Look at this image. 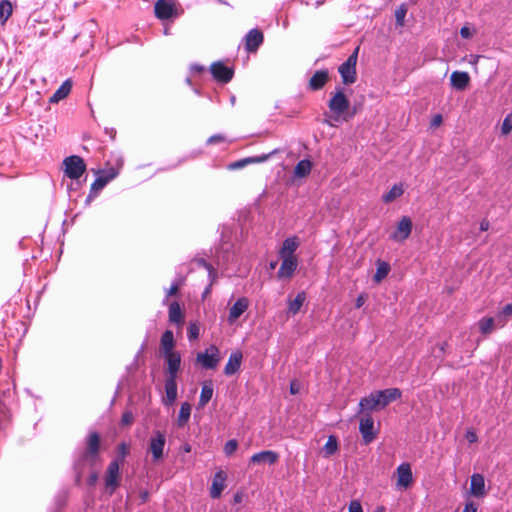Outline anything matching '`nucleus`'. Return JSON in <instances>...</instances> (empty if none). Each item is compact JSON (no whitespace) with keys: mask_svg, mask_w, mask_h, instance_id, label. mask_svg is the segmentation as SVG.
<instances>
[{"mask_svg":"<svg viewBox=\"0 0 512 512\" xmlns=\"http://www.w3.org/2000/svg\"><path fill=\"white\" fill-rule=\"evenodd\" d=\"M106 185L107 183L104 179L97 177L91 184L90 193L86 198V203H90Z\"/></svg>","mask_w":512,"mask_h":512,"instance_id":"nucleus-35","label":"nucleus"},{"mask_svg":"<svg viewBox=\"0 0 512 512\" xmlns=\"http://www.w3.org/2000/svg\"><path fill=\"white\" fill-rule=\"evenodd\" d=\"M397 475V485L403 488H407L413 480L410 464L402 463L399 465L397 468Z\"/></svg>","mask_w":512,"mask_h":512,"instance_id":"nucleus-21","label":"nucleus"},{"mask_svg":"<svg viewBox=\"0 0 512 512\" xmlns=\"http://www.w3.org/2000/svg\"><path fill=\"white\" fill-rule=\"evenodd\" d=\"M195 263L197 264V266L204 267L205 269H207L210 276L212 275V273H214V269H213L212 265L209 264L205 259H203V258L197 259V260H195Z\"/></svg>","mask_w":512,"mask_h":512,"instance_id":"nucleus-49","label":"nucleus"},{"mask_svg":"<svg viewBox=\"0 0 512 512\" xmlns=\"http://www.w3.org/2000/svg\"><path fill=\"white\" fill-rule=\"evenodd\" d=\"M263 32L257 28L251 29L244 37L245 50L249 53H255L263 44Z\"/></svg>","mask_w":512,"mask_h":512,"instance_id":"nucleus-8","label":"nucleus"},{"mask_svg":"<svg viewBox=\"0 0 512 512\" xmlns=\"http://www.w3.org/2000/svg\"><path fill=\"white\" fill-rule=\"evenodd\" d=\"M460 35L465 38V39H468L472 36V33L470 31V29L466 26L462 27L461 30H460Z\"/></svg>","mask_w":512,"mask_h":512,"instance_id":"nucleus-57","label":"nucleus"},{"mask_svg":"<svg viewBox=\"0 0 512 512\" xmlns=\"http://www.w3.org/2000/svg\"><path fill=\"white\" fill-rule=\"evenodd\" d=\"M282 259L281 266L277 272L279 279H290L298 266L296 257H280Z\"/></svg>","mask_w":512,"mask_h":512,"instance_id":"nucleus-12","label":"nucleus"},{"mask_svg":"<svg viewBox=\"0 0 512 512\" xmlns=\"http://www.w3.org/2000/svg\"><path fill=\"white\" fill-rule=\"evenodd\" d=\"M278 150L275 149L272 152L268 154H262L259 156H253V157H246L234 162H231L228 164L227 168L229 170H238L246 167L248 164H254V163H262L267 161L271 155L275 154Z\"/></svg>","mask_w":512,"mask_h":512,"instance_id":"nucleus-11","label":"nucleus"},{"mask_svg":"<svg viewBox=\"0 0 512 512\" xmlns=\"http://www.w3.org/2000/svg\"><path fill=\"white\" fill-rule=\"evenodd\" d=\"M442 122V116L441 115H436L433 119H432V125L433 126H438L440 125Z\"/></svg>","mask_w":512,"mask_h":512,"instance_id":"nucleus-60","label":"nucleus"},{"mask_svg":"<svg viewBox=\"0 0 512 512\" xmlns=\"http://www.w3.org/2000/svg\"><path fill=\"white\" fill-rule=\"evenodd\" d=\"M366 300H367V295L364 294V293L360 294L356 298L355 307L358 308V309L361 308L365 304Z\"/></svg>","mask_w":512,"mask_h":512,"instance_id":"nucleus-55","label":"nucleus"},{"mask_svg":"<svg viewBox=\"0 0 512 512\" xmlns=\"http://www.w3.org/2000/svg\"><path fill=\"white\" fill-rule=\"evenodd\" d=\"M359 431L365 444L371 443L376 438V433L374 432V420L370 414H366L361 418Z\"/></svg>","mask_w":512,"mask_h":512,"instance_id":"nucleus-10","label":"nucleus"},{"mask_svg":"<svg viewBox=\"0 0 512 512\" xmlns=\"http://www.w3.org/2000/svg\"><path fill=\"white\" fill-rule=\"evenodd\" d=\"M338 450V440L336 436L330 435L326 444L324 445L323 451L326 457L334 455Z\"/></svg>","mask_w":512,"mask_h":512,"instance_id":"nucleus-37","label":"nucleus"},{"mask_svg":"<svg viewBox=\"0 0 512 512\" xmlns=\"http://www.w3.org/2000/svg\"><path fill=\"white\" fill-rule=\"evenodd\" d=\"M306 300L305 292H299L293 300L288 302V314L296 315Z\"/></svg>","mask_w":512,"mask_h":512,"instance_id":"nucleus-30","label":"nucleus"},{"mask_svg":"<svg viewBox=\"0 0 512 512\" xmlns=\"http://www.w3.org/2000/svg\"><path fill=\"white\" fill-rule=\"evenodd\" d=\"M141 499H142V502H146L147 499H148V492L147 491H144L141 493Z\"/></svg>","mask_w":512,"mask_h":512,"instance_id":"nucleus-62","label":"nucleus"},{"mask_svg":"<svg viewBox=\"0 0 512 512\" xmlns=\"http://www.w3.org/2000/svg\"><path fill=\"white\" fill-rule=\"evenodd\" d=\"M116 176H117V172L115 171L114 168H111L107 171H103L102 174L99 175L98 177H101L102 179H104L106 181V183L108 184Z\"/></svg>","mask_w":512,"mask_h":512,"instance_id":"nucleus-46","label":"nucleus"},{"mask_svg":"<svg viewBox=\"0 0 512 512\" xmlns=\"http://www.w3.org/2000/svg\"><path fill=\"white\" fill-rule=\"evenodd\" d=\"M404 193V188L401 183L394 184L392 188L382 196L384 203H391Z\"/></svg>","mask_w":512,"mask_h":512,"instance_id":"nucleus-34","label":"nucleus"},{"mask_svg":"<svg viewBox=\"0 0 512 512\" xmlns=\"http://www.w3.org/2000/svg\"><path fill=\"white\" fill-rule=\"evenodd\" d=\"M376 396L380 400V408H385L391 402L400 399L402 396V392L398 388H388L385 390L375 391Z\"/></svg>","mask_w":512,"mask_h":512,"instance_id":"nucleus-18","label":"nucleus"},{"mask_svg":"<svg viewBox=\"0 0 512 512\" xmlns=\"http://www.w3.org/2000/svg\"><path fill=\"white\" fill-rule=\"evenodd\" d=\"M380 408V400L376 396V392L370 393L368 396L363 397L359 402V411L358 414H369L373 410H378Z\"/></svg>","mask_w":512,"mask_h":512,"instance_id":"nucleus-16","label":"nucleus"},{"mask_svg":"<svg viewBox=\"0 0 512 512\" xmlns=\"http://www.w3.org/2000/svg\"><path fill=\"white\" fill-rule=\"evenodd\" d=\"M447 346V343L446 342H443L442 344L439 345V349L440 351L443 353L445 351V347Z\"/></svg>","mask_w":512,"mask_h":512,"instance_id":"nucleus-63","label":"nucleus"},{"mask_svg":"<svg viewBox=\"0 0 512 512\" xmlns=\"http://www.w3.org/2000/svg\"><path fill=\"white\" fill-rule=\"evenodd\" d=\"M210 71L213 78L221 83L230 82L234 75L233 69L220 61L212 63Z\"/></svg>","mask_w":512,"mask_h":512,"instance_id":"nucleus-9","label":"nucleus"},{"mask_svg":"<svg viewBox=\"0 0 512 512\" xmlns=\"http://www.w3.org/2000/svg\"><path fill=\"white\" fill-rule=\"evenodd\" d=\"M359 47H356L353 53L342 63L338 72L341 75L342 82L345 85H351L357 80L356 64L358 59Z\"/></svg>","mask_w":512,"mask_h":512,"instance_id":"nucleus-3","label":"nucleus"},{"mask_svg":"<svg viewBox=\"0 0 512 512\" xmlns=\"http://www.w3.org/2000/svg\"><path fill=\"white\" fill-rule=\"evenodd\" d=\"M465 438H466V440H467L469 443H475V442H477V440H478V436H477L476 432H475V431H473V430H468V431L466 432Z\"/></svg>","mask_w":512,"mask_h":512,"instance_id":"nucleus-53","label":"nucleus"},{"mask_svg":"<svg viewBox=\"0 0 512 512\" xmlns=\"http://www.w3.org/2000/svg\"><path fill=\"white\" fill-rule=\"evenodd\" d=\"M495 320V326L497 327H504L507 323V318L504 317L501 312H499L496 317L494 318Z\"/></svg>","mask_w":512,"mask_h":512,"instance_id":"nucleus-52","label":"nucleus"},{"mask_svg":"<svg viewBox=\"0 0 512 512\" xmlns=\"http://www.w3.org/2000/svg\"><path fill=\"white\" fill-rule=\"evenodd\" d=\"M412 231V221L409 217L403 216L398 222L396 231L391 235V238L395 241L406 240Z\"/></svg>","mask_w":512,"mask_h":512,"instance_id":"nucleus-15","label":"nucleus"},{"mask_svg":"<svg viewBox=\"0 0 512 512\" xmlns=\"http://www.w3.org/2000/svg\"><path fill=\"white\" fill-rule=\"evenodd\" d=\"M169 321L181 326L184 323V315L178 302L169 305Z\"/></svg>","mask_w":512,"mask_h":512,"instance_id":"nucleus-29","label":"nucleus"},{"mask_svg":"<svg viewBox=\"0 0 512 512\" xmlns=\"http://www.w3.org/2000/svg\"><path fill=\"white\" fill-rule=\"evenodd\" d=\"M133 421H134V416H133L132 412L126 411L123 413V415L121 417V425L122 426H129L133 423Z\"/></svg>","mask_w":512,"mask_h":512,"instance_id":"nucleus-47","label":"nucleus"},{"mask_svg":"<svg viewBox=\"0 0 512 512\" xmlns=\"http://www.w3.org/2000/svg\"><path fill=\"white\" fill-rule=\"evenodd\" d=\"M329 113H325L324 123L329 126H334L335 122L341 119L347 120L343 115L350 107V101L344 94L342 89H338L334 94L331 93V98L328 101Z\"/></svg>","mask_w":512,"mask_h":512,"instance_id":"nucleus-2","label":"nucleus"},{"mask_svg":"<svg viewBox=\"0 0 512 512\" xmlns=\"http://www.w3.org/2000/svg\"><path fill=\"white\" fill-rule=\"evenodd\" d=\"M501 130H502V133L505 135L509 134L511 132V130H512V115H508L503 120Z\"/></svg>","mask_w":512,"mask_h":512,"instance_id":"nucleus-45","label":"nucleus"},{"mask_svg":"<svg viewBox=\"0 0 512 512\" xmlns=\"http://www.w3.org/2000/svg\"><path fill=\"white\" fill-rule=\"evenodd\" d=\"M480 229L482 231H487L489 229V223L487 221H482L480 224Z\"/></svg>","mask_w":512,"mask_h":512,"instance_id":"nucleus-61","label":"nucleus"},{"mask_svg":"<svg viewBox=\"0 0 512 512\" xmlns=\"http://www.w3.org/2000/svg\"><path fill=\"white\" fill-rule=\"evenodd\" d=\"M120 463L118 459H114L107 467L105 474V491L111 496L120 485Z\"/></svg>","mask_w":512,"mask_h":512,"instance_id":"nucleus-4","label":"nucleus"},{"mask_svg":"<svg viewBox=\"0 0 512 512\" xmlns=\"http://www.w3.org/2000/svg\"><path fill=\"white\" fill-rule=\"evenodd\" d=\"M160 344H161V349L163 351V354L174 352L173 351L174 335H173V332L171 330H166L162 334Z\"/></svg>","mask_w":512,"mask_h":512,"instance_id":"nucleus-32","label":"nucleus"},{"mask_svg":"<svg viewBox=\"0 0 512 512\" xmlns=\"http://www.w3.org/2000/svg\"><path fill=\"white\" fill-rule=\"evenodd\" d=\"M478 506L472 501L466 502L462 512H477Z\"/></svg>","mask_w":512,"mask_h":512,"instance_id":"nucleus-54","label":"nucleus"},{"mask_svg":"<svg viewBox=\"0 0 512 512\" xmlns=\"http://www.w3.org/2000/svg\"><path fill=\"white\" fill-rule=\"evenodd\" d=\"M478 325L481 333L487 335L493 331L495 320L493 317H484L479 320Z\"/></svg>","mask_w":512,"mask_h":512,"instance_id":"nucleus-36","label":"nucleus"},{"mask_svg":"<svg viewBox=\"0 0 512 512\" xmlns=\"http://www.w3.org/2000/svg\"><path fill=\"white\" fill-rule=\"evenodd\" d=\"M191 415V405L188 402H184L181 404L179 415H178V423L179 426H183L186 424Z\"/></svg>","mask_w":512,"mask_h":512,"instance_id":"nucleus-38","label":"nucleus"},{"mask_svg":"<svg viewBox=\"0 0 512 512\" xmlns=\"http://www.w3.org/2000/svg\"><path fill=\"white\" fill-rule=\"evenodd\" d=\"M164 358H165V361L167 364V368H166L167 376L166 377L177 378V373L180 370V366H181V356H180L179 352L175 351V352L165 353Z\"/></svg>","mask_w":512,"mask_h":512,"instance_id":"nucleus-14","label":"nucleus"},{"mask_svg":"<svg viewBox=\"0 0 512 512\" xmlns=\"http://www.w3.org/2000/svg\"><path fill=\"white\" fill-rule=\"evenodd\" d=\"M166 404L171 405L177 399V382L176 378L166 377L165 380Z\"/></svg>","mask_w":512,"mask_h":512,"instance_id":"nucleus-27","label":"nucleus"},{"mask_svg":"<svg viewBox=\"0 0 512 512\" xmlns=\"http://www.w3.org/2000/svg\"><path fill=\"white\" fill-rule=\"evenodd\" d=\"M226 474L223 471L215 473L212 485L210 488V496L213 499H217L221 496L222 491L225 488Z\"/></svg>","mask_w":512,"mask_h":512,"instance_id":"nucleus-22","label":"nucleus"},{"mask_svg":"<svg viewBox=\"0 0 512 512\" xmlns=\"http://www.w3.org/2000/svg\"><path fill=\"white\" fill-rule=\"evenodd\" d=\"M190 69L192 72L201 73L204 71V66L199 65V64H193V65H191Z\"/></svg>","mask_w":512,"mask_h":512,"instance_id":"nucleus-59","label":"nucleus"},{"mask_svg":"<svg viewBox=\"0 0 512 512\" xmlns=\"http://www.w3.org/2000/svg\"><path fill=\"white\" fill-rule=\"evenodd\" d=\"M98 480V474L96 472H93L88 477V484L90 486H94Z\"/></svg>","mask_w":512,"mask_h":512,"instance_id":"nucleus-58","label":"nucleus"},{"mask_svg":"<svg viewBox=\"0 0 512 512\" xmlns=\"http://www.w3.org/2000/svg\"><path fill=\"white\" fill-rule=\"evenodd\" d=\"M12 14V4L8 0L0 2V20L5 23Z\"/></svg>","mask_w":512,"mask_h":512,"instance_id":"nucleus-39","label":"nucleus"},{"mask_svg":"<svg viewBox=\"0 0 512 512\" xmlns=\"http://www.w3.org/2000/svg\"><path fill=\"white\" fill-rule=\"evenodd\" d=\"M155 16L160 20H167L174 16L175 7L170 0H158L154 6Z\"/></svg>","mask_w":512,"mask_h":512,"instance_id":"nucleus-13","label":"nucleus"},{"mask_svg":"<svg viewBox=\"0 0 512 512\" xmlns=\"http://www.w3.org/2000/svg\"><path fill=\"white\" fill-rule=\"evenodd\" d=\"M470 492L475 497H482L485 494V480L483 475L475 473L471 476Z\"/></svg>","mask_w":512,"mask_h":512,"instance_id":"nucleus-26","label":"nucleus"},{"mask_svg":"<svg viewBox=\"0 0 512 512\" xmlns=\"http://www.w3.org/2000/svg\"><path fill=\"white\" fill-rule=\"evenodd\" d=\"M406 13H407V9L404 5H401L399 8L396 9L395 19H396L397 24L403 25Z\"/></svg>","mask_w":512,"mask_h":512,"instance_id":"nucleus-44","label":"nucleus"},{"mask_svg":"<svg viewBox=\"0 0 512 512\" xmlns=\"http://www.w3.org/2000/svg\"><path fill=\"white\" fill-rule=\"evenodd\" d=\"M165 444V434L159 430L154 431L149 440V452L152 454L154 463H158L163 459Z\"/></svg>","mask_w":512,"mask_h":512,"instance_id":"nucleus-6","label":"nucleus"},{"mask_svg":"<svg viewBox=\"0 0 512 512\" xmlns=\"http://www.w3.org/2000/svg\"><path fill=\"white\" fill-rule=\"evenodd\" d=\"M300 242L296 236L288 237L283 241L282 247L279 251L280 257H295L294 252L299 247Z\"/></svg>","mask_w":512,"mask_h":512,"instance_id":"nucleus-25","label":"nucleus"},{"mask_svg":"<svg viewBox=\"0 0 512 512\" xmlns=\"http://www.w3.org/2000/svg\"><path fill=\"white\" fill-rule=\"evenodd\" d=\"M312 169V163L308 159L300 160L294 168V176L304 178L308 176Z\"/></svg>","mask_w":512,"mask_h":512,"instance_id":"nucleus-31","label":"nucleus"},{"mask_svg":"<svg viewBox=\"0 0 512 512\" xmlns=\"http://www.w3.org/2000/svg\"><path fill=\"white\" fill-rule=\"evenodd\" d=\"M129 453V445L125 442H122L118 445V457L116 459L119 460V463L122 464L124 462L125 457Z\"/></svg>","mask_w":512,"mask_h":512,"instance_id":"nucleus-41","label":"nucleus"},{"mask_svg":"<svg viewBox=\"0 0 512 512\" xmlns=\"http://www.w3.org/2000/svg\"><path fill=\"white\" fill-rule=\"evenodd\" d=\"M179 283H172L169 289L166 290V296L163 300V303L165 304L170 296H173L178 293L179 290Z\"/></svg>","mask_w":512,"mask_h":512,"instance_id":"nucleus-48","label":"nucleus"},{"mask_svg":"<svg viewBox=\"0 0 512 512\" xmlns=\"http://www.w3.org/2000/svg\"><path fill=\"white\" fill-rule=\"evenodd\" d=\"M188 339L196 340L199 337V326L197 323H190L187 329Z\"/></svg>","mask_w":512,"mask_h":512,"instance_id":"nucleus-42","label":"nucleus"},{"mask_svg":"<svg viewBox=\"0 0 512 512\" xmlns=\"http://www.w3.org/2000/svg\"><path fill=\"white\" fill-rule=\"evenodd\" d=\"M329 80V72L327 69L317 70L308 82V88L311 91L322 89Z\"/></svg>","mask_w":512,"mask_h":512,"instance_id":"nucleus-19","label":"nucleus"},{"mask_svg":"<svg viewBox=\"0 0 512 512\" xmlns=\"http://www.w3.org/2000/svg\"><path fill=\"white\" fill-rule=\"evenodd\" d=\"M349 512H363L360 501L352 500L349 504Z\"/></svg>","mask_w":512,"mask_h":512,"instance_id":"nucleus-51","label":"nucleus"},{"mask_svg":"<svg viewBox=\"0 0 512 512\" xmlns=\"http://www.w3.org/2000/svg\"><path fill=\"white\" fill-rule=\"evenodd\" d=\"M500 312L504 317H509L512 315V304L505 305Z\"/></svg>","mask_w":512,"mask_h":512,"instance_id":"nucleus-56","label":"nucleus"},{"mask_svg":"<svg viewBox=\"0 0 512 512\" xmlns=\"http://www.w3.org/2000/svg\"><path fill=\"white\" fill-rule=\"evenodd\" d=\"M243 355L240 351L232 352L229 356L228 362L224 367V374L226 376L234 375L241 366Z\"/></svg>","mask_w":512,"mask_h":512,"instance_id":"nucleus-23","label":"nucleus"},{"mask_svg":"<svg viewBox=\"0 0 512 512\" xmlns=\"http://www.w3.org/2000/svg\"><path fill=\"white\" fill-rule=\"evenodd\" d=\"M225 140L226 139H225V137L223 135L215 134V135H212L211 137H209L207 139V144L208 145H213V144L224 142Z\"/></svg>","mask_w":512,"mask_h":512,"instance_id":"nucleus-50","label":"nucleus"},{"mask_svg":"<svg viewBox=\"0 0 512 512\" xmlns=\"http://www.w3.org/2000/svg\"><path fill=\"white\" fill-rule=\"evenodd\" d=\"M100 435L97 432H90L85 441V449L74 463L77 482L80 481L85 463L94 466L99 460Z\"/></svg>","mask_w":512,"mask_h":512,"instance_id":"nucleus-1","label":"nucleus"},{"mask_svg":"<svg viewBox=\"0 0 512 512\" xmlns=\"http://www.w3.org/2000/svg\"><path fill=\"white\" fill-rule=\"evenodd\" d=\"M450 82L453 88L463 91L469 85L470 76L467 72L454 71L450 76Z\"/></svg>","mask_w":512,"mask_h":512,"instance_id":"nucleus-24","label":"nucleus"},{"mask_svg":"<svg viewBox=\"0 0 512 512\" xmlns=\"http://www.w3.org/2000/svg\"><path fill=\"white\" fill-rule=\"evenodd\" d=\"M238 447V442L235 439H231L226 442L224 446V452L227 456L232 455Z\"/></svg>","mask_w":512,"mask_h":512,"instance_id":"nucleus-43","label":"nucleus"},{"mask_svg":"<svg viewBox=\"0 0 512 512\" xmlns=\"http://www.w3.org/2000/svg\"><path fill=\"white\" fill-rule=\"evenodd\" d=\"M389 270H390V268L387 263H385V262L380 263L377 267V271L374 275V279L377 282L381 281L383 278H385L388 275Z\"/></svg>","mask_w":512,"mask_h":512,"instance_id":"nucleus-40","label":"nucleus"},{"mask_svg":"<svg viewBox=\"0 0 512 512\" xmlns=\"http://www.w3.org/2000/svg\"><path fill=\"white\" fill-rule=\"evenodd\" d=\"M63 164L65 166V175L70 179L77 180L86 171V164L84 163V160L77 155L66 157Z\"/></svg>","mask_w":512,"mask_h":512,"instance_id":"nucleus-5","label":"nucleus"},{"mask_svg":"<svg viewBox=\"0 0 512 512\" xmlns=\"http://www.w3.org/2000/svg\"><path fill=\"white\" fill-rule=\"evenodd\" d=\"M71 81L66 80L64 81L61 86L54 92V94L50 97L49 102L50 103H57L60 100L66 98L70 91H71Z\"/></svg>","mask_w":512,"mask_h":512,"instance_id":"nucleus-28","label":"nucleus"},{"mask_svg":"<svg viewBox=\"0 0 512 512\" xmlns=\"http://www.w3.org/2000/svg\"><path fill=\"white\" fill-rule=\"evenodd\" d=\"M197 361L205 369H215L220 361V350L217 346L211 345L204 352L197 354Z\"/></svg>","mask_w":512,"mask_h":512,"instance_id":"nucleus-7","label":"nucleus"},{"mask_svg":"<svg viewBox=\"0 0 512 512\" xmlns=\"http://www.w3.org/2000/svg\"><path fill=\"white\" fill-rule=\"evenodd\" d=\"M375 512H385V508L383 506H379L376 508Z\"/></svg>","mask_w":512,"mask_h":512,"instance_id":"nucleus-64","label":"nucleus"},{"mask_svg":"<svg viewBox=\"0 0 512 512\" xmlns=\"http://www.w3.org/2000/svg\"><path fill=\"white\" fill-rule=\"evenodd\" d=\"M213 391L214 390L211 382L203 384L198 402V408H203L207 405L213 396Z\"/></svg>","mask_w":512,"mask_h":512,"instance_id":"nucleus-33","label":"nucleus"},{"mask_svg":"<svg viewBox=\"0 0 512 512\" xmlns=\"http://www.w3.org/2000/svg\"><path fill=\"white\" fill-rule=\"evenodd\" d=\"M278 459L279 455L277 452L272 450H263L261 452L253 454L249 462L250 464L274 465L278 461Z\"/></svg>","mask_w":512,"mask_h":512,"instance_id":"nucleus-17","label":"nucleus"},{"mask_svg":"<svg viewBox=\"0 0 512 512\" xmlns=\"http://www.w3.org/2000/svg\"><path fill=\"white\" fill-rule=\"evenodd\" d=\"M248 306L249 301L246 297L238 298L229 310V323H234L248 309Z\"/></svg>","mask_w":512,"mask_h":512,"instance_id":"nucleus-20","label":"nucleus"}]
</instances>
